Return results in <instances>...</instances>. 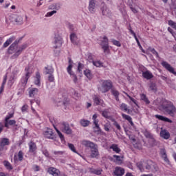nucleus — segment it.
Instances as JSON below:
<instances>
[{
  "mask_svg": "<svg viewBox=\"0 0 176 176\" xmlns=\"http://www.w3.org/2000/svg\"><path fill=\"white\" fill-rule=\"evenodd\" d=\"M20 42V40H15L14 42L11 44V46H10L8 49V54H14L11 56V58L12 60H14V58H17L21 53H23V50H25L27 49V44H23L21 45H18L19 43Z\"/></svg>",
  "mask_w": 176,
  "mask_h": 176,
  "instance_id": "nucleus-1",
  "label": "nucleus"
},
{
  "mask_svg": "<svg viewBox=\"0 0 176 176\" xmlns=\"http://www.w3.org/2000/svg\"><path fill=\"white\" fill-rule=\"evenodd\" d=\"M160 105L161 108H162L168 115H170V116H174L175 115L176 108L173 102L166 100H162Z\"/></svg>",
  "mask_w": 176,
  "mask_h": 176,
  "instance_id": "nucleus-2",
  "label": "nucleus"
},
{
  "mask_svg": "<svg viewBox=\"0 0 176 176\" xmlns=\"http://www.w3.org/2000/svg\"><path fill=\"white\" fill-rule=\"evenodd\" d=\"M31 75H32V69L29 67H26L25 68V75L22 76L21 79V85L23 87L27 86V83H28V80L31 78Z\"/></svg>",
  "mask_w": 176,
  "mask_h": 176,
  "instance_id": "nucleus-3",
  "label": "nucleus"
},
{
  "mask_svg": "<svg viewBox=\"0 0 176 176\" xmlns=\"http://www.w3.org/2000/svg\"><path fill=\"white\" fill-rule=\"evenodd\" d=\"M144 171H146V173H157V171H159V167L155 162H146L144 165Z\"/></svg>",
  "mask_w": 176,
  "mask_h": 176,
  "instance_id": "nucleus-4",
  "label": "nucleus"
},
{
  "mask_svg": "<svg viewBox=\"0 0 176 176\" xmlns=\"http://www.w3.org/2000/svg\"><path fill=\"white\" fill-rule=\"evenodd\" d=\"M47 173L52 176H67L65 173L60 171L58 168L50 166L47 168Z\"/></svg>",
  "mask_w": 176,
  "mask_h": 176,
  "instance_id": "nucleus-5",
  "label": "nucleus"
},
{
  "mask_svg": "<svg viewBox=\"0 0 176 176\" xmlns=\"http://www.w3.org/2000/svg\"><path fill=\"white\" fill-rule=\"evenodd\" d=\"M112 89V82L111 80H104L102 82L101 88L99 89L101 93H107Z\"/></svg>",
  "mask_w": 176,
  "mask_h": 176,
  "instance_id": "nucleus-6",
  "label": "nucleus"
},
{
  "mask_svg": "<svg viewBox=\"0 0 176 176\" xmlns=\"http://www.w3.org/2000/svg\"><path fill=\"white\" fill-rule=\"evenodd\" d=\"M10 144L9 139L6 138L0 139V156H2V151H7L8 148H6V146Z\"/></svg>",
  "mask_w": 176,
  "mask_h": 176,
  "instance_id": "nucleus-7",
  "label": "nucleus"
},
{
  "mask_svg": "<svg viewBox=\"0 0 176 176\" xmlns=\"http://www.w3.org/2000/svg\"><path fill=\"white\" fill-rule=\"evenodd\" d=\"M60 129L61 131L65 133V134L71 135L72 134V129L69 127V124L68 122H63L60 124Z\"/></svg>",
  "mask_w": 176,
  "mask_h": 176,
  "instance_id": "nucleus-8",
  "label": "nucleus"
},
{
  "mask_svg": "<svg viewBox=\"0 0 176 176\" xmlns=\"http://www.w3.org/2000/svg\"><path fill=\"white\" fill-rule=\"evenodd\" d=\"M50 121L52 123V124L54 126V129L56 130L59 138L60 139L62 142H65V139L64 138V135H63V133H61V132L60 131V130H58V129H57V127H56V126H54V124H56V118H54V117H50Z\"/></svg>",
  "mask_w": 176,
  "mask_h": 176,
  "instance_id": "nucleus-9",
  "label": "nucleus"
},
{
  "mask_svg": "<svg viewBox=\"0 0 176 176\" xmlns=\"http://www.w3.org/2000/svg\"><path fill=\"white\" fill-rule=\"evenodd\" d=\"M67 72L69 75H70L71 78H72L74 82L78 83V76H76V74L72 72V63H71V60H69Z\"/></svg>",
  "mask_w": 176,
  "mask_h": 176,
  "instance_id": "nucleus-10",
  "label": "nucleus"
},
{
  "mask_svg": "<svg viewBox=\"0 0 176 176\" xmlns=\"http://www.w3.org/2000/svg\"><path fill=\"white\" fill-rule=\"evenodd\" d=\"M54 49H58V47H61L63 46V38L60 36V35L55 34L54 42H53Z\"/></svg>",
  "mask_w": 176,
  "mask_h": 176,
  "instance_id": "nucleus-11",
  "label": "nucleus"
},
{
  "mask_svg": "<svg viewBox=\"0 0 176 176\" xmlns=\"http://www.w3.org/2000/svg\"><path fill=\"white\" fill-rule=\"evenodd\" d=\"M160 155L162 159L164 160V163H166V164H167L168 166H170L171 164L170 162V160H168V157H167V151H166V148H160Z\"/></svg>",
  "mask_w": 176,
  "mask_h": 176,
  "instance_id": "nucleus-12",
  "label": "nucleus"
},
{
  "mask_svg": "<svg viewBox=\"0 0 176 176\" xmlns=\"http://www.w3.org/2000/svg\"><path fill=\"white\" fill-rule=\"evenodd\" d=\"M161 64H162V67H164V68H165V69H166V71H168V72H170V74H173V75H175L176 76V72L174 69V67H173L171 65H170L166 61H162L161 63Z\"/></svg>",
  "mask_w": 176,
  "mask_h": 176,
  "instance_id": "nucleus-13",
  "label": "nucleus"
},
{
  "mask_svg": "<svg viewBox=\"0 0 176 176\" xmlns=\"http://www.w3.org/2000/svg\"><path fill=\"white\" fill-rule=\"evenodd\" d=\"M102 8H101L102 14L103 16H106L107 17H109L110 16H111L112 13L111 12V10H109V8L107 7V5L102 3Z\"/></svg>",
  "mask_w": 176,
  "mask_h": 176,
  "instance_id": "nucleus-14",
  "label": "nucleus"
},
{
  "mask_svg": "<svg viewBox=\"0 0 176 176\" xmlns=\"http://www.w3.org/2000/svg\"><path fill=\"white\" fill-rule=\"evenodd\" d=\"M124 157L120 156V155H113L112 161L116 163V164H118V166H120L121 164H123V159Z\"/></svg>",
  "mask_w": 176,
  "mask_h": 176,
  "instance_id": "nucleus-15",
  "label": "nucleus"
},
{
  "mask_svg": "<svg viewBox=\"0 0 176 176\" xmlns=\"http://www.w3.org/2000/svg\"><path fill=\"white\" fill-rule=\"evenodd\" d=\"M93 100L95 105H100L101 107L104 108L105 103H104V100L98 98V96H94L93 98Z\"/></svg>",
  "mask_w": 176,
  "mask_h": 176,
  "instance_id": "nucleus-16",
  "label": "nucleus"
},
{
  "mask_svg": "<svg viewBox=\"0 0 176 176\" xmlns=\"http://www.w3.org/2000/svg\"><path fill=\"white\" fill-rule=\"evenodd\" d=\"M96 0H89L88 10L90 13H96Z\"/></svg>",
  "mask_w": 176,
  "mask_h": 176,
  "instance_id": "nucleus-17",
  "label": "nucleus"
},
{
  "mask_svg": "<svg viewBox=\"0 0 176 176\" xmlns=\"http://www.w3.org/2000/svg\"><path fill=\"white\" fill-rule=\"evenodd\" d=\"M113 174L116 176H122L124 175V168L120 166H116L113 171Z\"/></svg>",
  "mask_w": 176,
  "mask_h": 176,
  "instance_id": "nucleus-18",
  "label": "nucleus"
},
{
  "mask_svg": "<svg viewBox=\"0 0 176 176\" xmlns=\"http://www.w3.org/2000/svg\"><path fill=\"white\" fill-rule=\"evenodd\" d=\"M60 9H61V3H54L48 6L49 10H56V12H57V10H60Z\"/></svg>",
  "mask_w": 176,
  "mask_h": 176,
  "instance_id": "nucleus-19",
  "label": "nucleus"
},
{
  "mask_svg": "<svg viewBox=\"0 0 176 176\" xmlns=\"http://www.w3.org/2000/svg\"><path fill=\"white\" fill-rule=\"evenodd\" d=\"M39 92V89L38 88H29L28 93L29 97L34 98L36 96H38V93Z\"/></svg>",
  "mask_w": 176,
  "mask_h": 176,
  "instance_id": "nucleus-20",
  "label": "nucleus"
},
{
  "mask_svg": "<svg viewBox=\"0 0 176 176\" xmlns=\"http://www.w3.org/2000/svg\"><path fill=\"white\" fill-rule=\"evenodd\" d=\"M82 145H84V146H86L87 148H90V149L95 147L97 144H94L93 142L89 141V140H82L81 142Z\"/></svg>",
  "mask_w": 176,
  "mask_h": 176,
  "instance_id": "nucleus-21",
  "label": "nucleus"
},
{
  "mask_svg": "<svg viewBox=\"0 0 176 176\" xmlns=\"http://www.w3.org/2000/svg\"><path fill=\"white\" fill-rule=\"evenodd\" d=\"M82 145H84V146H86L87 148H90V149L95 147L97 144H94L93 142L89 141V140H82L81 142Z\"/></svg>",
  "mask_w": 176,
  "mask_h": 176,
  "instance_id": "nucleus-22",
  "label": "nucleus"
},
{
  "mask_svg": "<svg viewBox=\"0 0 176 176\" xmlns=\"http://www.w3.org/2000/svg\"><path fill=\"white\" fill-rule=\"evenodd\" d=\"M100 155V153L98 152V146L97 144L91 148V157H97Z\"/></svg>",
  "mask_w": 176,
  "mask_h": 176,
  "instance_id": "nucleus-23",
  "label": "nucleus"
},
{
  "mask_svg": "<svg viewBox=\"0 0 176 176\" xmlns=\"http://www.w3.org/2000/svg\"><path fill=\"white\" fill-rule=\"evenodd\" d=\"M155 118L158 119V120H161L162 122H166L167 123H173V121L170 120V118L164 117L161 115L156 114L155 115Z\"/></svg>",
  "mask_w": 176,
  "mask_h": 176,
  "instance_id": "nucleus-24",
  "label": "nucleus"
},
{
  "mask_svg": "<svg viewBox=\"0 0 176 176\" xmlns=\"http://www.w3.org/2000/svg\"><path fill=\"white\" fill-rule=\"evenodd\" d=\"M142 76L144 79L150 80V79L153 78V74L149 70H146L145 72H142Z\"/></svg>",
  "mask_w": 176,
  "mask_h": 176,
  "instance_id": "nucleus-25",
  "label": "nucleus"
},
{
  "mask_svg": "<svg viewBox=\"0 0 176 176\" xmlns=\"http://www.w3.org/2000/svg\"><path fill=\"white\" fill-rule=\"evenodd\" d=\"M28 146L29 152H30V153H34V152H35V151H36L37 149L36 144L32 141L28 143Z\"/></svg>",
  "mask_w": 176,
  "mask_h": 176,
  "instance_id": "nucleus-26",
  "label": "nucleus"
},
{
  "mask_svg": "<svg viewBox=\"0 0 176 176\" xmlns=\"http://www.w3.org/2000/svg\"><path fill=\"white\" fill-rule=\"evenodd\" d=\"M145 163L146 162L144 161H140L136 163V166L141 173L145 172Z\"/></svg>",
  "mask_w": 176,
  "mask_h": 176,
  "instance_id": "nucleus-27",
  "label": "nucleus"
},
{
  "mask_svg": "<svg viewBox=\"0 0 176 176\" xmlns=\"http://www.w3.org/2000/svg\"><path fill=\"white\" fill-rule=\"evenodd\" d=\"M44 137L50 140H53V130L47 129V131L44 132Z\"/></svg>",
  "mask_w": 176,
  "mask_h": 176,
  "instance_id": "nucleus-28",
  "label": "nucleus"
},
{
  "mask_svg": "<svg viewBox=\"0 0 176 176\" xmlns=\"http://www.w3.org/2000/svg\"><path fill=\"white\" fill-rule=\"evenodd\" d=\"M160 137H162L164 140H168V138H170V133L166 129H162L160 131Z\"/></svg>",
  "mask_w": 176,
  "mask_h": 176,
  "instance_id": "nucleus-29",
  "label": "nucleus"
},
{
  "mask_svg": "<svg viewBox=\"0 0 176 176\" xmlns=\"http://www.w3.org/2000/svg\"><path fill=\"white\" fill-rule=\"evenodd\" d=\"M92 64L94 65V67H96V68H105V66L104 65V63H102L101 60H92Z\"/></svg>",
  "mask_w": 176,
  "mask_h": 176,
  "instance_id": "nucleus-30",
  "label": "nucleus"
},
{
  "mask_svg": "<svg viewBox=\"0 0 176 176\" xmlns=\"http://www.w3.org/2000/svg\"><path fill=\"white\" fill-rule=\"evenodd\" d=\"M109 148L112 149V151L115 152V153H120V152L122 151V149H120V148H119V146H118V144H111Z\"/></svg>",
  "mask_w": 176,
  "mask_h": 176,
  "instance_id": "nucleus-31",
  "label": "nucleus"
},
{
  "mask_svg": "<svg viewBox=\"0 0 176 176\" xmlns=\"http://www.w3.org/2000/svg\"><path fill=\"white\" fill-rule=\"evenodd\" d=\"M140 97L141 101H143L144 102H145L146 105H148V104H151V101H149V99L148 98L146 95H145V94H140Z\"/></svg>",
  "mask_w": 176,
  "mask_h": 176,
  "instance_id": "nucleus-32",
  "label": "nucleus"
},
{
  "mask_svg": "<svg viewBox=\"0 0 176 176\" xmlns=\"http://www.w3.org/2000/svg\"><path fill=\"white\" fill-rule=\"evenodd\" d=\"M122 117L123 118V119H125V120L129 121L131 126L134 127V122H133V118H131V116H130L127 114L122 113Z\"/></svg>",
  "mask_w": 176,
  "mask_h": 176,
  "instance_id": "nucleus-33",
  "label": "nucleus"
},
{
  "mask_svg": "<svg viewBox=\"0 0 176 176\" xmlns=\"http://www.w3.org/2000/svg\"><path fill=\"white\" fill-rule=\"evenodd\" d=\"M16 41V36H12L10 37L8 39L6 40V41L3 43V47H8L9 45L12 43V42Z\"/></svg>",
  "mask_w": 176,
  "mask_h": 176,
  "instance_id": "nucleus-34",
  "label": "nucleus"
},
{
  "mask_svg": "<svg viewBox=\"0 0 176 176\" xmlns=\"http://www.w3.org/2000/svg\"><path fill=\"white\" fill-rule=\"evenodd\" d=\"M34 85L36 86H41V74L39 72L36 73L34 78Z\"/></svg>",
  "mask_w": 176,
  "mask_h": 176,
  "instance_id": "nucleus-35",
  "label": "nucleus"
},
{
  "mask_svg": "<svg viewBox=\"0 0 176 176\" xmlns=\"http://www.w3.org/2000/svg\"><path fill=\"white\" fill-rule=\"evenodd\" d=\"M16 124V120H8L4 122V126L7 129H9V126H14Z\"/></svg>",
  "mask_w": 176,
  "mask_h": 176,
  "instance_id": "nucleus-36",
  "label": "nucleus"
},
{
  "mask_svg": "<svg viewBox=\"0 0 176 176\" xmlns=\"http://www.w3.org/2000/svg\"><path fill=\"white\" fill-rule=\"evenodd\" d=\"M120 109L121 111H123L124 112H127V113H130V109H129V107L126 103H122L120 105Z\"/></svg>",
  "mask_w": 176,
  "mask_h": 176,
  "instance_id": "nucleus-37",
  "label": "nucleus"
},
{
  "mask_svg": "<svg viewBox=\"0 0 176 176\" xmlns=\"http://www.w3.org/2000/svg\"><path fill=\"white\" fill-rule=\"evenodd\" d=\"M16 79H17V76H11L8 80V85L10 87H12V86H13V83H14V80H16Z\"/></svg>",
  "mask_w": 176,
  "mask_h": 176,
  "instance_id": "nucleus-38",
  "label": "nucleus"
},
{
  "mask_svg": "<svg viewBox=\"0 0 176 176\" xmlns=\"http://www.w3.org/2000/svg\"><path fill=\"white\" fill-rule=\"evenodd\" d=\"M70 41L74 43V45H76V41H78V36H76V34H70Z\"/></svg>",
  "mask_w": 176,
  "mask_h": 176,
  "instance_id": "nucleus-39",
  "label": "nucleus"
},
{
  "mask_svg": "<svg viewBox=\"0 0 176 176\" xmlns=\"http://www.w3.org/2000/svg\"><path fill=\"white\" fill-rule=\"evenodd\" d=\"M89 173H91V174H95L96 175H101V173H102V170L91 168L89 170Z\"/></svg>",
  "mask_w": 176,
  "mask_h": 176,
  "instance_id": "nucleus-40",
  "label": "nucleus"
},
{
  "mask_svg": "<svg viewBox=\"0 0 176 176\" xmlns=\"http://www.w3.org/2000/svg\"><path fill=\"white\" fill-rule=\"evenodd\" d=\"M111 94H113V96L115 97V99L117 101H119V96L120 94L118 91V90L115 89H111Z\"/></svg>",
  "mask_w": 176,
  "mask_h": 176,
  "instance_id": "nucleus-41",
  "label": "nucleus"
},
{
  "mask_svg": "<svg viewBox=\"0 0 176 176\" xmlns=\"http://www.w3.org/2000/svg\"><path fill=\"white\" fill-rule=\"evenodd\" d=\"M84 75H85V76L89 80L93 78V74H91V71L89 69H87L84 71Z\"/></svg>",
  "mask_w": 176,
  "mask_h": 176,
  "instance_id": "nucleus-42",
  "label": "nucleus"
},
{
  "mask_svg": "<svg viewBox=\"0 0 176 176\" xmlns=\"http://www.w3.org/2000/svg\"><path fill=\"white\" fill-rule=\"evenodd\" d=\"M80 123L82 127H87V126L90 124V121L85 119H82L80 120Z\"/></svg>",
  "mask_w": 176,
  "mask_h": 176,
  "instance_id": "nucleus-43",
  "label": "nucleus"
},
{
  "mask_svg": "<svg viewBox=\"0 0 176 176\" xmlns=\"http://www.w3.org/2000/svg\"><path fill=\"white\" fill-rule=\"evenodd\" d=\"M103 41H102L101 46H107L109 45V40L107 36H104L102 38Z\"/></svg>",
  "mask_w": 176,
  "mask_h": 176,
  "instance_id": "nucleus-44",
  "label": "nucleus"
},
{
  "mask_svg": "<svg viewBox=\"0 0 176 176\" xmlns=\"http://www.w3.org/2000/svg\"><path fill=\"white\" fill-rule=\"evenodd\" d=\"M3 164L7 170H13V166H12V164H10V162H9L8 161H4Z\"/></svg>",
  "mask_w": 176,
  "mask_h": 176,
  "instance_id": "nucleus-45",
  "label": "nucleus"
},
{
  "mask_svg": "<svg viewBox=\"0 0 176 176\" xmlns=\"http://www.w3.org/2000/svg\"><path fill=\"white\" fill-rule=\"evenodd\" d=\"M102 49L105 54H110L111 50H109V45H102Z\"/></svg>",
  "mask_w": 176,
  "mask_h": 176,
  "instance_id": "nucleus-46",
  "label": "nucleus"
},
{
  "mask_svg": "<svg viewBox=\"0 0 176 176\" xmlns=\"http://www.w3.org/2000/svg\"><path fill=\"white\" fill-rule=\"evenodd\" d=\"M124 94H126V96H127V97L129 98V100H131V101H132V102H133V104H135V105H136V107H138V102L137 101V100H135L133 97L130 96L126 92H124Z\"/></svg>",
  "mask_w": 176,
  "mask_h": 176,
  "instance_id": "nucleus-47",
  "label": "nucleus"
},
{
  "mask_svg": "<svg viewBox=\"0 0 176 176\" xmlns=\"http://www.w3.org/2000/svg\"><path fill=\"white\" fill-rule=\"evenodd\" d=\"M41 152H42L43 155H44V156H45V157H49V156H50L49 151H47L46 147H42Z\"/></svg>",
  "mask_w": 176,
  "mask_h": 176,
  "instance_id": "nucleus-48",
  "label": "nucleus"
},
{
  "mask_svg": "<svg viewBox=\"0 0 176 176\" xmlns=\"http://www.w3.org/2000/svg\"><path fill=\"white\" fill-rule=\"evenodd\" d=\"M45 72L46 75L53 74V72H54V69H53V67H46Z\"/></svg>",
  "mask_w": 176,
  "mask_h": 176,
  "instance_id": "nucleus-49",
  "label": "nucleus"
},
{
  "mask_svg": "<svg viewBox=\"0 0 176 176\" xmlns=\"http://www.w3.org/2000/svg\"><path fill=\"white\" fill-rule=\"evenodd\" d=\"M68 146L72 152H74V153H77V155H80L79 154V153H78V151H76V149H75V146H74V144L69 143Z\"/></svg>",
  "mask_w": 176,
  "mask_h": 176,
  "instance_id": "nucleus-50",
  "label": "nucleus"
},
{
  "mask_svg": "<svg viewBox=\"0 0 176 176\" xmlns=\"http://www.w3.org/2000/svg\"><path fill=\"white\" fill-rule=\"evenodd\" d=\"M23 159H24V153L22 151H19L18 153V160L23 162Z\"/></svg>",
  "mask_w": 176,
  "mask_h": 176,
  "instance_id": "nucleus-51",
  "label": "nucleus"
},
{
  "mask_svg": "<svg viewBox=\"0 0 176 176\" xmlns=\"http://www.w3.org/2000/svg\"><path fill=\"white\" fill-rule=\"evenodd\" d=\"M144 136L146 138H149L150 140H153V135L148 131H146L144 132Z\"/></svg>",
  "mask_w": 176,
  "mask_h": 176,
  "instance_id": "nucleus-52",
  "label": "nucleus"
},
{
  "mask_svg": "<svg viewBox=\"0 0 176 176\" xmlns=\"http://www.w3.org/2000/svg\"><path fill=\"white\" fill-rule=\"evenodd\" d=\"M148 50L149 52H152V54H154V56H155L157 58H159V53L156 52V50H155V48L148 47Z\"/></svg>",
  "mask_w": 176,
  "mask_h": 176,
  "instance_id": "nucleus-53",
  "label": "nucleus"
},
{
  "mask_svg": "<svg viewBox=\"0 0 176 176\" xmlns=\"http://www.w3.org/2000/svg\"><path fill=\"white\" fill-rule=\"evenodd\" d=\"M125 133L126 135H128L129 140H131V141H133V142H135V137H134V135L129 134V131L127 130H125Z\"/></svg>",
  "mask_w": 176,
  "mask_h": 176,
  "instance_id": "nucleus-54",
  "label": "nucleus"
},
{
  "mask_svg": "<svg viewBox=\"0 0 176 176\" xmlns=\"http://www.w3.org/2000/svg\"><path fill=\"white\" fill-rule=\"evenodd\" d=\"M55 157H61L64 155V151H54Z\"/></svg>",
  "mask_w": 176,
  "mask_h": 176,
  "instance_id": "nucleus-55",
  "label": "nucleus"
},
{
  "mask_svg": "<svg viewBox=\"0 0 176 176\" xmlns=\"http://www.w3.org/2000/svg\"><path fill=\"white\" fill-rule=\"evenodd\" d=\"M94 120V124L95 125V127L98 129V131H101V128L100 127V124H98V120Z\"/></svg>",
  "mask_w": 176,
  "mask_h": 176,
  "instance_id": "nucleus-56",
  "label": "nucleus"
},
{
  "mask_svg": "<svg viewBox=\"0 0 176 176\" xmlns=\"http://www.w3.org/2000/svg\"><path fill=\"white\" fill-rule=\"evenodd\" d=\"M104 131H109V129H111V123L107 122L103 125Z\"/></svg>",
  "mask_w": 176,
  "mask_h": 176,
  "instance_id": "nucleus-57",
  "label": "nucleus"
},
{
  "mask_svg": "<svg viewBox=\"0 0 176 176\" xmlns=\"http://www.w3.org/2000/svg\"><path fill=\"white\" fill-rule=\"evenodd\" d=\"M111 42L113 45H114V46H117L118 47H120V46H122V44L120 43V42L117 40L112 39Z\"/></svg>",
  "mask_w": 176,
  "mask_h": 176,
  "instance_id": "nucleus-58",
  "label": "nucleus"
},
{
  "mask_svg": "<svg viewBox=\"0 0 176 176\" xmlns=\"http://www.w3.org/2000/svg\"><path fill=\"white\" fill-rule=\"evenodd\" d=\"M133 146L136 149H139V151H141V149H142V144H141V143H140L139 142H138L135 144H134Z\"/></svg>",
  "mask_w": 176,
  "mask_h": 176,
  "instance_id": "nucleus-59",
  "label": "nucleus"
},
{
  "mask_svg": "<svg viewBox=\"0 0 176 176\" xmlns=\"http://www.w3.org/2000/svg\"><path fill=\"white\" fill-rule=\"evenodd\" d=\"M15 21L16 23H17V24H23V16H16Z\"/></svg>",
  "mask_w": 176,
  "mask_h": 176,
  "instance_id": "nucleus-60",
  "label": "nucleus"
},
{
  "mask_svg": "<svg viewBox=\"0 0 176 176\" xmlns=\"http://www.w3.org/2000/svg\"><path fill=\"white\" fill-rule=\"evenodd\" d=\"M168 25H170V27H172V28H174V30H176V23L173 21H168Z\"/></svg>",
  "mask_w": 176,
  "mask_h": 176,
  "instance_id": "nucleus-61",
  "label": "nucleus"
},
{
  "mask_svg": "<svg viewBox=\"0 0 176 176\" xmlns=\"http://www.w3.org/2000/svg\"><path fill=\"white\" fill-rule=\"evenodd\" d=\"M71 91L72 93H73V96L74 98H79V94L77 93L76 91H75V89H72Z\"/></svg>",
  "mask_w": 176,
  "mask_h": 176,
  "instance_id": "nucleus-62",
  "label": "nucleus"
},
{
  "mask_svg": "<svg viewBox=\"0 0 176 176\" xmlns=\"http://www.w3.org/2000/svg\"><path fill=\"white\" fill-rule=\"evenodd\" d=\"M149 87H150V89L152 90V91H156L157 90L156 84L155 83H151Z\"/></svg>",
  "mask_w": 176,
  "mask_h": 176,
  "instance_id": "nucleus-63",
  "label": "nucleus"
},
{
  "mask_svg": "<svg viewBox=\"0 0 176 176\" xmlns=\"http://www.w3.org/2000/svg\"><path fill=\"white\" fill-rule=\"evenodd\" d=\"M66 25L67 28L69 29L70 31H74V25L71 23L67 22L66 23Z\"/></svg>",
  "mask_w": 176,
  "mask_h": 176,
  "instance_id": "nucleus-64",
  "label": "nucleus"
}]
</instances>
